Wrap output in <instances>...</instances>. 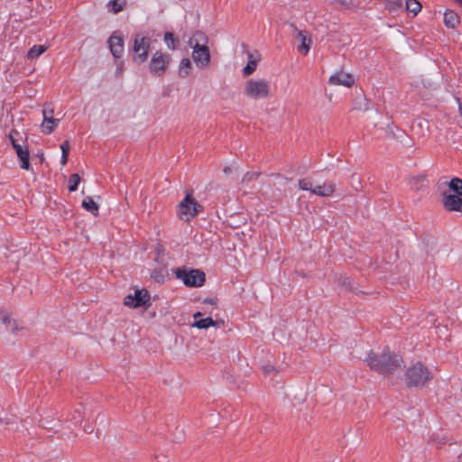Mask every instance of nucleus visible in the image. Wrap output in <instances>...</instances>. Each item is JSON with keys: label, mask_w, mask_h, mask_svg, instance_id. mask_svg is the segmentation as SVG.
<instances>
[{"label": "nucleus", "mask_w": 462, "mask_h": 462, "mask_svg": "<svg viewBox=\"0 0 462 462\" xmlns=\"http://www.w3.org/2000/svg\"><path fill=\"white\" fill-rule=\"evenodd\" d=\"M406 9L416 15L421 10V5L417 0H406Z\"/></svg>", "instance_id": "cd10ccee"}, {"label": "nucleus", "mask_w": 462, "mask_h": 462, "mask_svg": "<svg viewBox=\"0 0 462 462\" xmlns=\"http://www.w3.org/2000/svg\"><path fill=\"white\" fill-rule=\"evenodd\" d=\"M224 172H225V173H229V172H231V168H230V167H225V168H224Z\"/></svg>", "instance_id": "58836bf2"}, {"label": "nucleus", "mask_w": 462, "mask_h": 462, "mask_svg": "<svg viewBox=\"0 0 462 462\" xmlns=\"http://www.w3.org/2000/svg\"><path fill=\"white\" fill-rule=\"evenodd\" d=\"M57 425V420H55V418L49 414L45 417H42L40 420H39V426L43 428V429H53L55 426Z\"/></svg>", "instance_id": "a878e982"}, {"label": "nucleus", "mask_w": 462, "mask_h": 462, "mask_svg": "<svg viewBox=\"0 0 462 462\" xmlns=\"http://www.w3.org/2000/svg\"><path fill=\"white\" fill-rule=\"evenodd\" d=\"M0 323L7 332L14 333L23 329V323L5 310H0Z\"/></svg>", "instance_id": "9b49d317"}, {"label": "nucleus", "mask_w": 462, "mask_h": 462, "mask_svg": "<svg viewBox=\"0 0 462 462\" xmlns=\"http://www.w3.org/2000/svg\"><path fill=\"white\" fill-rule=\"evenodd\" d=\"M442 443H444V441H439V442L437 444V448H439V447H440V445H441Z\"/></svg>", "instance_id": "a19ab883"}, {"label": "nucleus", "mask_w": 462, "mask_h": 462, "mask_svg": "<svg viewBox=\"0 0 462 462\" xmlns=\"http://www.w3.org/2000/svg\"><path fill=\"white\" fill-rule=\"evenodd\" d=\"M208 37L201 32H196L189 38L188 44L192 49V60L199 69H207L211 64V55L208 47Z\"/></svg>", "instance_id": "f03ea898"}, {"label": "nucleus", "mask_w": 462, "mask_h": 462, "mask_svg": "<svg viewBox=\"0 0 462 462\" xmlns=\"http://www.w3.org/2000/svg\"><path fill=\"white\" fill-rule=\"evenodd\" d=\"M151 45L149 36L138 33L134 36L133 44L134 60L137 63H143L148 57Z\"/></svg>", "instance_id": "0eeeda50"}, {"label": "nucleus", "mask_w": 462, "mask_h": 462, "mask_svg": "<svg viewBox=\"0 0 462 462\" xmlns=\"http://www.w3.org/2000/svg\"><path fill=\"white\" fill-rule=\"evenodd\" d=\"M73 420L76 423H79L82 420V415L79 411H76V414L73 417Z\"/></svg>", "instance_id": "f704fd0d"}, {"label": "nucleus", "mask_w": 462, "mask_h": 462, "mask_svg": "<svg viewBox=\"0 0 462 462\" xmlns=\"http://www.w3.org/2000/svg\"><path fill=\"white\" fill-rule=\"evenodd\" d=\"M204 303H208V304H211V305H216L217 304V300H214V299H205Z\"/></svg>", "instance_id": "e433bc0d"}, {"label": "nucleus", "mask_w": 462, "mask_h": 462, "mask_svg": "<svg viewBox=\"0 0 462 462\" xmlns=\"http://www.w3.org/2000/svg\"><path fill=\"white\" fill-rule=\"evenodd\" d=\"M124 304L129 308H148L151 305V300L148 291L144 289L134 290L133 294L130 293L125 297Z\"/></svg>", "instance_id": "9d476101"}, {"label": "nucleus", "mask_w": 462, "mask_h": 462, "mask_svg": "<svg viewBox=\"0 0 462 462\" xmlns=\"http://www.w3.org/2000/svg\"><path fill=\"white\" fill-rule=\"evenodd\" d=\"M201 317H202V313L200 311H197L193 314V319L195 320L201 319Z\"/></svg>", "instance_id": "4c0bfd02"}, {"label": "nucleus", "mask_w": 462, "mask_h": 462, "mask_svg": "<svg viewBox=\"0 0 462 462\" xmlns=\"http://www.w3.org/2000/svg\"><path fill=\"white\" fill-rule=\"evenodd\" d=\"M258 176H259L258 172L248 171L244 175L242 181L243 182L252 181V180H255L256 178H258Z\"/></svg>", "instance_id": "2f4dec72"}, {"label": "nucleus", "mask_w": 462, "mask_h": 462, "mask_svg": "<svg viewBox=\"0 0 462 462\" xmlns=\"http://www.w3.org/2000/svg\"><path fill=\"white\" fill-rule=\"evenodd\" d=\"M448 193L452 195L462 196V180L459 178H453L448 185Z\"/></svg>", "instance_id": "4be33fe9"}, {"label": "nucleus", "mask_w": 462, "mask_h": 462, "mask_svg": "<svg viewBox=\"0 0 462 462\" xmlns=\"http://www.w3.org/2000/svg\"><path fill=\"white\" fill-rule=\"evenodd\" d=\"M460 23L459 16L452 10L444 13V23L448 28H456Z\"/></svg>", "instance_id": "6ab92c4d"}, {"label": "nucleus", "mask_w": 462, "mask_h": 462, "mask_svg": "<svg viewBox=\"0 0 462 462\" xmlns=\"http://www.w3.org/2000/svg\"><path fill=\"white\" fill-rule=\"evenodd\" d=\"M16 155L20 160V166L23 170L30 169V152L27 145L25 144H14V148Z\"/></svg>", "instance_id": "f3484780"}, {"label": "nucleus", "mask_w": 462, "mask_h": 462, "mask_svg": "<svg viewBox=\"0 0 462 462\" xmlns=\"http://www.w3.org/2000/svg\"><path fill=\"white\" fill-rule=\"evenodd\" d=\"M431 379V375L428 368L418 362L406 370L405 381L410 387H420L425 385Z\"/></svg>", "instance_id": "20e7f679"}, {"label": "nucleus", "mask_w": 462, "mask_h": 462, "mask_svg": "<svg viewBox=\"0 0 462 462\" xmlns=\"http://www.w3.org/2000/svg\"><path fill=\"white\" fill-rule=\"evenodd\" d=\"M80 182V176L78 173L71 174L69 179L68 189L70 192L76 191Z\"/></svg>", "instance_id": "c85d7f7f"}, {"label": "nucleus", "mask_w": 462, "mask_h": 462, "mask_svg": "<svg viewBox=\"0 0 462 462\" xmlns=\"http://www.w3.org/2000/svg\"><path fill=\"white\" fill-rule=\"evenodd\" d=\"M126 5V0H111L107 4L108 10L113 14L122 11Z\"/></svg>", "instance_id": "393cba45"}, {"label": "nucleus", "mask_w": 462, "mask_h": 462, "mask_svg": "<svg viewBox=\"0 0 462 462\" xmlns=\"http://www.w3.org/2000/svg\"><path fill=\"white\" fill-rule=\"evenodd\" d=\"M242 92L249 101L266 100L273 96L270 80L261 77L248 78L243 84Z\"/></svg>", "instance_id": "7ed1b4c3"}, {"label": "nucleus", "mask_w": 462, "mask_h": 462, "mask_svg": "<svg viewBox=\"0 0 462 462\" xmlns=\"http://www.w3.org/2000/svg\"><path fill=\"white\" fill-rule=\"evenodd\" d=\"M69 149H70V144H69V142L68 140L64 141L60 144L61 153L69 154Z\"/></svg>", "instance_id": "72a5a7b5"}, {"label": "nucleus", "mask_w": 462, "mask_h": 462, "mask_svg": "<svg viewBox=\"0 0 462 462\" xmlns=\"http://www.w3.org/2000/svg\"><path fill=\"white\" fill-rule=\"evenodd\" d=\"M328 83L333 86L351 88L355 84V79L352 74L339 70L329 77Z\"/></svg>", "instance_id": "f8f14e48"}, {"label": "nucleus", "mask_w": 462, "mask_h": 462, "mask_svg": "<svg viewBox=\"0 0 462 462\" xmlns=\"http://www.w3.org/2000/svg\"><path fill=\"white\" fill-rule=\"evenodd\" d=\"M443 207L448 211L462 212V196L443 192Z\"/></svg>", "instance_id": "4468645a"}, {"label": "nucleus", "mask_w": 462, "mask_h": 462, "mask_svg": "<svg viewBox=\"0 0 462 462\" xmlns=\"http://www.w3.org/2000/svg\"><path fill=\"white\" fill-rule=\"evenodd\" d=\"M338 283L341 287L345 288L346 290H352V282L349 277L340 276Z\"/></svg>", "instance_id": "7c9ffc66"}, {"label": "nucleus", "mask_w": 462, "mask_h": 462, "mask_svg": "<svg viewBox=\"0 0 462 462\" xmlns=\"http://www.w3.org/2000/svg\"><path fill=\"white\" fill-rule=\"evenodd\" d=\"M217 321L213 320L211 318L208 317L205 319H199L195 320L192 324V328H197L199 329H207L210 327H214L217 325Z\"/></svg>", "instance_id": "b1692460"}, {"label": "nucleus", "mask_w": 462, "mask_h": 462, "mask_svg": "<svg viewBox=\"0 0 462 462\" xmlns=\"http://www.w3.org/2000/svg\"><path fill=\"white\" fill-rule=\"evenodd\" d=\"M68 157H69V154L61 153L60 163H61L62 166H65L67 164Z\"/></svg>", "instance_id": "c9c22d12"}, {"label": "nucleus", "mask_w": 462, "mask_h": 462, "mask_svg": "<svg viewBox=\"0 0 462 462\" xmlns=\"http://www.w3.org/2000/svg\"><path fill=\"white\" fill-rule=\"evenodd\" d=\"M455 1L462 5V0H455Z\"/></svg>", "instance_id": "79ce46f5"}, {"label": "nucleus", "mask_w": 462, "mask_h": 462, "mask_svg": "<svg viewBox=\"0 0 462 462\" xmlns=\"http://www.w3.org/2000/svg\"><path fill=\"white\" fill-rule=\"evenodd\" d=\"M193 67L189 58H183L179 65V76L182 79L189 77L192 72Z\"/></svg>", "instance_id": "aec40b11"}, {"label": "nucleus", "mask_w": 462, "mask_h": 462, "mask_svg": "<svg viewBox=\"0 0 462 462\" xmlns=\"http://www.w3.org/2000/svg\"><path fill=\"white\" fill-rule=\"evenodd\" d=\"M164 42L170 50L174 51L177 48V41L172 32H168L164 34Z\"/></svg>", "instance_id": "c756f323"}, {"label": "nucleus", "mask_w": 462, "mask_h": 462, "mask_svg": "<svg viewBox=\"0 0 462 462\" xmlns=\"http://www.w3.org/2000/svg\"><path fill=\"white\" fill-rule=\"evenodd\" d=\"M401 5H402V3H401V2H399V3H397V4H396V6H397V7H400Z\"/></svg>", "instance_id": "37998d69"}, {"label": "nucleus", "mask_w": 462, "mask_h": 462, "mask_svg": "<svg viewBox=\"0 0 462 462\" xmlns=\"http://www.w3.org/2000/svg\"><path fill=\"white\" fill-rule=\"evenodd\" d=\"M178 279L189 287H201L206 280L205 273L198 269L190 270H180L178 269L176 272Z\"/></svg>", "instance_id": "6e6552de"}, {"label": "nucleus", "mask_w": 462, "mask_h": 462, "mask_svg": "<svg viewBox=\"0 0 462 462\" xmlns=\"http://www.w3.org/2000/svg\"><path fill=\"white\" fill-rule=\"evenodd\" d=\"M47 50V47L44 46V45H34L32 46L28 53H27V58L31 60H35L36 58H38L40 55H42V53H44Z\"/></svg>", "instance_id": "bb28decb"}, {"label": "nucleus", "mask_w": 462, "mask_h": 462, "mask_svg": "<svg viewBox=\"0 0 462 462\" xmlns=\"http://www.w3.org/2000/svg\"><path fill=\"white\" fill-rule=\"evenodd\" d=\"M296 40L300 42L297 47L298 51L302 55H307L312 43L310 34L307 31H299Z\"/></svg>", "instance_id": "dca6fc26"}, {"label": "nucleus", "mask_w": 462, "mask_h": 462, "mask_svg": "<svg viewBox=\"0 0 462 462\" xmlns=\"http://www.w3.org/2000/svg\"><path fill=\"white\" fill-rule=\"evenodd\" d=\"M0 428L19 430L18 419L13 415L0 418Z\"/></svg>", "instance_id": "412c9836"}, {"label": "nucleus", "mask_w": 462, "mask_h": 462, "mask_svg": "<svg viewBox=\"0 0 462 462\" xmlns=\"http://www.w3.org/2000/svg\"><path fill=\"white\" fill-rule=\"evenodd\" d=\"M461 455H462V453H461V452H459V453L457 454V459L458 461H459V460H460V458H461Z\"/></svg>", "instance_id": "ea45409f"}, {"label": "nucleus", "mask_w": 462, "mask_h": 462, "mask_svg": "<svg viewBox=\"0 0 462 462\" xmlns=\"http://www.w3.org/2000/svg\"><path fill=\"white\" fill-rule=\"evenodd\" d=\"M53 110L44 106L42 110L43 120L41 129L43 134H50L58 126L60 120L52 117Z\"/></svg>", "instance_id": "ddd939ff"}, {"label": "nucleus", "mask_w": 462, "mask_h": 462, "mask_svg": "<svg viewBox=\"0 0 462 462\" xmlns=\"http://www.w3.org/2000/svg\"><path fill=\"white\" fill-rule=\"evenodd\" d=\"M18 134H19V133L16 130H12L8 135L13 148H14V144H20L18 142V139L16 137Z\"/></svg>", "instance_id": "473e14b6"}, {"label": "nucleus", "mask_w": 462, "mask_h": 462, "mask_svg": "<svg viewBox=\"0 0 462 462\" xmlns=\"http://www.w3.org/2000/svg\"><path fill=\"white\" fill-rule=\"evenodd\" d=\"M170 62L171 56L168 53L156 51L151 58L149 70L153 75L162 76L166 72Z\"/></svg>", "instance_id": "1a4fd4ad"}, {"label": "nucleus", "mask_w": 462, "mask_h": 462, "mask_svg": "<svg viewBox=\"0 0 462 462\" xmlns=\"http://www.w3.org/2000/svg\"><path fill=\"white\" fill-rule=\"evenodd\" d=\"M247 59V64L242 69V75L245 78L251 76L256 70L261 60V55L257 51H248Z\"/></svg>", "instance_id": "2eb2a0df"}, {"label": "nucleus", "mask_w": 462, "mask_h": 462, "mask_svg": "<svg viewBox=\"0 0 462 462\" xmlns=\"http://www.w3.org/2000/svg\"><path fill=\"white\" fill-rule=\"evenodd\" d=\"M109 49L116 58H119L124 50L123 39L117 35H112L108 40Z\"/></svg>", "instance_id": "a211bd4d"}, {"label": "nucleus", "mask_w": 462, "mask_h": 462, "mask_svg": "<svg viewBox=\"0 0 462 462\" xmlns=\"http://www.w3.org/2000/svg\"><path fill=\"white\" fill-rule=\"evenodd\" d=\"M201 206L190 195L187 194L180 202L177 209L178 217L185 222L190 221L200 211Z\"/></svg>", "instance_id": "39448f33"}, {"label": "nucleus", "mask_w": 462, "mask_h": 462, "mask_svg": "<svg viewBox=\"0 0 462 462\" xmlns=\"http://www.w3.org/2000/svg\"><path fill=\"white\" fill-rule=\"evenodd\" d=\"M81 205L85 210L90 212L94 216L98 215L99 207L91 197L85 198Z\"/></svg>", "instance_id": "5701e85b"}, {"label": "nucleus", "mask_w": 462, "mask_h": 462, "mask_svg": "<svg viewBox=\"0 0 462 462\" xmlns=\"http://www.w3.org/2000/svg\"><path fill=\"white\" fill-rule=\"evenodd\" d=\"M365 362L372 370L387 375L393 374L401 369L402 359L388 347H385L381 351H370L365 358Z\"/></svg>", "instance_id": "f257e3e1"}, {"label": "nucleus", "mask_w": 462, "mask_h": 462, "mask_svg": "<svg viewBox=\"0 0 462 462\" xmlns=\"http://www.w3.org/2000/svg\"><path fill=\"white\" fill-rule=\"evenodd\" d=\"M298 185L301 190H308L312 194L320 197H330L333 195L336 189V186L332 182L314 184L311 180L307 178L299 180Z\"/></svg>", "instance_id": "423d86ee"}]
</instances>
